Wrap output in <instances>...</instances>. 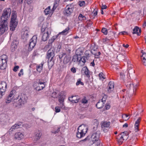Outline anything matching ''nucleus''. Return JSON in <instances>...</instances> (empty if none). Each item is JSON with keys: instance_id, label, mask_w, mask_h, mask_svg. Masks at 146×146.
I'll list each match as a JSON object with an SVG mask.
<instances>
[{"instance_id": "47", "label": "nucleus", "mask_w": 146, "mask_h": 146, "mask_svg": "<svg viewBox=\"0 0 146 146\" xmlns=\"http://www.w3.org/2000/svg\"><path fill=\"white\" fill-rule=\"evenodd\" d=\"M141 118L140 117H139L137 119V120L136 121L135 123L137 124H139L140 121L141 120Z\"/></svg>"}, {"instance_id": "1", "label": "nucleus", "mask_w": 146, "mask_h": 146, "mask_svg": "<svg viewBox=\"0 0 146 146\" xmlns=\"http://www.w3.org/2000/svg\"><path fill=\"white\" fill-rule=\"evenodd\" d=\"M11 13V10L9 8L6 9L4 10L1 18L2 21L3 22V24L0 25V36L8 30L7 20L10 17Z\"/></svg>"}, {"instance_id": "38", "label": "nucleus", "mask_w": 146, "mask_h": 146, "mask_svg": "<svg viewBox=\"0 0 146 146\" xmlns=\"http://www.w3.org/2000/svg\"><path fill=\"white\" fill-rule=\"evenodd\" d=\"M81 79H78V80L76 82V85L77 86L78 85L80 84L81 85H83L84 84L81 81Z\"/></svg>"}, {"instance_id": "21", "label": "nucleus", "mask_w": 146, "mask_h": 146, "mask_svg": "<svg viewBox=\"0 0 146 146\" xmlns=\"http://www.w3.org/2000/svg\"><path fill=\"white\" fill-rule=\"evenodd\" d=\"M29 31L27 30H26L22 32V38L23 39H27L28 37Z\"/></svg>"}, {"instance_id": "42", "label": "nucleus", "mask_w": 146, "mask_h": 146, "mask_svg": "<svg viewBox=\"0 0 146 146\" xmlns=\"http://www.w3.org/2000/svg\"><path fill=\"white\" fill-rule=\"evenodd\" d=\"M138 86V84H136L135 86H134L133 87V94H134V95H135V92L136 91L137 87Z\"/></svg>"}, {"instance_id": "22", "label": "nucleus", "mask_w": 146, "mask_h": 146, "mask_svg": "<svg viewBox=\"0 0 146 146\" xmlns=\"http://www.w3.org/2000/svg\"><path fill=\"white\" fill-rule=\"evenodd\" d=\"M21 125V123H16L11 127V128L9 130V131H13V129L19 128Z\"/></svg>"}, {"instance_id": "64", "label": "nucleus", "mask_w": 146, "mask_h": 146, "mask_svg": "<svg viewBox=\"0 0 146 146\" xmlns=\"http://www.w3.org/2000/svg\"><path fill=\"white\" fill-rule=\"evenodd\" d=\"M127 33V32L125 31L119 33V34H121L122 35H124Z\"/></svg>"}, {"instance_id": "43", "label": "nucleus", "mask_w": 146, "mask_h": 146, "mask_svg": "<svg viewBox=\"0 0 146 146\" xmlns=\"http://www.w3.org/2000/svg\"><path fill=\"white\" fill-rule=\"evenodd\" d=\"M79 4L80 6L82 7L85 5V3L84 1H80L79 2Z\"/></svg>"}, {"instance_id": "55", "label": "nucleus", "mask_w": 146, "mask_h": 146, "mask_svg": "<svg viewBox=\"0 0 146 146\" xmlns=\"http://www.w3.org/2000/svg\"><path fill=\"white\" fill-rule=\"evenodd\" d=\"M106 96H104L102 98V100H101V101H102L103 102H105L106 98Z\"/></svg>"}, {"instance_id": "24", "label": "nucleus", "mask_w": 146, "mask_h": 146, "mask_svg": "<svg viewBox=\"0 0 146 146\" xmlns=\"http://www.w3.org/2000/svg\"><path fill=\"white\" fill-rule=\"evenodd\" d=\"M60 0H55L54 3L53 8H52V11H54V10L56 9L58 6Z\"/></svg>"}, {"instance_id": "17", "label": "nucleus", "mask_w": 146, "mask_h": 146, "mask_svg": "<svg viewBox=\"0 0 146 146\" xmlns=\"http://www.w3.org/2000/svg\"><path fill=\"white\" fill-rule=\"evenodd\" d=\"M108 92L110 93L111 91L113 90L114 88V84L112 82H110L108 85Z\"/></svg>"}, {"instance_id": "27", "label": "nucleus", "mask_w": 146, "mask_h": 146, "mask_svg": "<svg viewBox=\"0 0 146 146\" xmlns=\"http://www.w3.org/2000/svg\"><path fill=\"white\" fill-rule=\"evenodd\" d=\"M52 60V58H51L50 59H48V66L49 68H51L54 64V61Z\"/></svg>"}, {"instance_id": "28", "label": "nucleus", "mask_w": 146, "mask_h": 146, "mask_svg": "<svg viewBox=\"0 0 146 146\" xmlns=\"http://www.w3.org/2000/svg\"><path fill=\"white\" fill-rule=\"evenodd\" d=\"M80 56V55H74L72 57V61L74 62H79Z\"/></svg>"}, {"instance_id": "25", "label": "nucleus", "mask_w": 146, "mask_h": 146, "mask_svg": "<svg viewBox=\"0 0 146 146\" xmlns=\"http://www.w3.org/2000/svg\"><path fill=\"white\" fill-rule=\"evenodd\" d=\"M104 103L100 100L96 104V107L100 109L102 108L104 106Z\"/></svg>"}, {"instance_id": "46", "label": "nucleus", "mask_w": 146, "mask_h": 146, "mask_svg": "<svg viewBox=\"0 0 146 146\" xmlns=\"http://www.w3.org/2000/svg\"><path fill=\"white\" fill-rule=\"evenodd\" d=\"M120 76L122 79H123L125 78V75L123 72H121L120 73Z\"/></svg>"}, {"instance_id": "32", "label": "nucleus", "mask_w": 146, "mask_h": 146, "mask_svg": "<svg viewBox=\"0 0 146 146\" xmlns=\"http://www.w3.org/2000/svg\"><path fill=\"white\" fill-rule=\"evenodd\" d=\"M70 30V28L68 27L66 28L62 32L60 33V34H61L63 35H66L68 32V31Z\"/></svg>"}, {"instance_id": "49", "label": "nucleus", "mask_w": 146, "mask_h": 146, "mask_svg": "<svg viewBox=\"0 0 146 146\" xmlns=\"http://www.w3.org/2000/svg\"><path fill=\"white\" fill-rule=\"evenodd\" d=\"M19 67L18 66H15L14 67V68L13 69V70L14 72H16L17 71L18 68H19Z\"/></svg>"}, {"instance_id": "62", "label": "nucleus", "mask_w": 146, "mask_h": 146, "mask_svg": "<svg viewBox=\"0 0 146 146\" xmlns=\"http://www.w3.org/2000/svg\"><path fill=\"white\" fill-rule=\"evenodd\" d=\"M66 54L64 53H63L61 55H59V57L60 59L64 55H65Z\"/></svg>"}, {"instance_id": "57", "label": "nucleus", "mask_w": 146, "mask_h": 146, "mask_svg": "<svg viewBox=\"0 0 146 146\" xmlns=\"http://www.w3.org/2000/svg\"><path fill=\"white\" fill-rule=\"evenodd\" d=\"M54 41V40L51 38L49 40L48 43L49 44H51Z\"/></svg>"}, {"instance_id": "29", "label": "nucleus", "mask_w": 146, "mask_h": 146, "mask_svg": "<svg viewBox=\"0 0 146 146\" xmlns=\"http://www.w3.org/2000/svg\"><path fill=\"white\" fill-rule=\"evenodd\" d=\"M86 139H85L82 140L78 142L74 143V146H81L84 144L83 142L85 141Z\"/></svg>"}, {"instance_id": "34", "label": "nucleus", "mask_w": 146, "mask_h": 146, "mask_svg": "<svg viewBox=\"0 0 146 146\" xmlns=\"http://www.w3.org/2000/svg\"><path fill=\"white\" fill-rule=\"evenodd\" d=\"M44 83H45L44 82H43V84H42V85H41V88H40L41 89H39V88L38 87H36L35 88V89L36 90H38V91H39V90H40L43 89L45 87V85L44 84Z\"/></svg>"}, {"instance_id": "9", "label": "nucleus", "mask_w": 146, "mask_h": 146, "mask_svg": "<svg viewBox=\"0 0 146 146\" xmlns=\"http://www.w3.org/2000/svg\"><path fill=\"white\" fill-rule=\"evenodd\" d=\"M110 122L105 121L102 123L101 125L102 130L105 132H107L110 128Z\"/></svg>"}, {"instance_id": "2", "label": "nucleus", "mask_w": 146, "mask_h": 146, "mask_svg": "<svg viewBox=\"0 0 146 146\" xmlns=\"http://www.w3.org/2000/svg\"><path fill=\"white\" fill-rule=\"evenodd\" d=\"M27 99V98L26 95L24 94H22L14 100L13 103V106L16 107L24 104L26 102Z\"/></svg>"}, {"instance_id": "13", "label": "nucleus", "mask_w": 146, "mask_h": 146, "mask_svg": "<svg viewBox=\"0 0 146 146\" xmlns=\"http://www.w3.org/2000/svg\"><path fill=\"white\" fill-rule=\"evenodd\" d=\"M120 135H121V137L119 139H117L118 141L121 143L123 142L124 140H126L128 137V133L127 131L121 133Z\"/></svg>"}, {"instance_id": "30", "label": "nucleus", "mask_w": 146, "mask_h": 146, "mask_svg": "<svg viewBox=\"0 0 146 146\" xmlns=\"http://www.w3.org/2000/svg\"><path fill=\"white\" fill-rule=\"evenodd\" d=\"M78 19L79 21H83L86 19V17L82 15L81 13L79 14Z\"/></svg>"}, {"instance_id": "8", "label": "nucleus", "mask_w": 146, "mask_h": 146, "mask_svg": "<svg viewBox=\"0 0 146 146\" xmlns=\"http://www.w3.org/2000/svg\"><path fill=\"white\" fill-rule=\"evenodd\" d=\"M100 133L99 131H97L92 134L91 137V139L93 143H95L96 142H97L98 143L99 142V141L98 140L100 137Z\"/></svg>"}, {"instance_id": "20", "label": "nucleus", "mask_w": 146, "mask_h": 146, "mask_svg": "<svg viewBox=\"0 0 146 146\" xmlns=\"http://www.w3.org/2000/svg\"><path fill=\"white\" fill-rule=\"evenodd\" d=\"M15 137L16 139H20L24 137V135L21 133L18 132L16 133L15 134Z\"/></svg>"}, {"instance_id": "39", "label": "nucleus", "mask_w": 146, "mask_h": 146, "mask_svg": "<svg viewBox=\"0 0 146 146\" xmlns=\"http://www.w3.org/2000/svg\"><path fill=\"white\" fill-rule=\"evenodd\" d=\"M81 102L83 104H86L88 103V101L85 98H84L82 99Z\"/></svg>"}, {"instance_id": "18", "label": "nucleus", "mask_w": 146, "mask_h": 146, "mask_svg": "<svg viewBox=\"0 0 146 146\" xmlns=\"http://www.w3.org/2000/svg\"><path fill=\"white\" fill-rule=\"evenodd\" d=\"M141 32V29H139V28L137 27H135L133 29L132 33L133 34H136L138 36L140 35Z\"/></svg>"}, {"instance_id": "15", "label": "nucleus", "mask_w": 146, "mask_h": 146, "mask_svg": "<svg viewBox=\"0 0 146 146\" xmlns=\"http://www.w3.org/2000/svg\"><path fill=\"white\" fill-rule=\"evenodd\" d=\"M80 98L78 96H71L69 98V100L73 103H77Z\"/></svg>"}, {"instance_id": "14", "label": "nucleus", "mask_w": 146, "mask_h": 146, "mask_svg": "<svg viewBox=\"0 0 146 146\" xmlns=\"http://www.w3.org/2000/svg\"><path fill=\"white\" fill-rule=\"evenodd\" d=\"M81 73L85 75L88 78L90 77V72L86 66L83 67L81 71Z\"/></svg>"}, {"instance_id": "53", "label": "nucleus", "mask_w": 146, "mask_h": 146, "mask_svg": "<svg viewBox=\"0 0 146 146\" xmlns=\"http://www.w3.org/2000/svg\"><path fill=\"white\" fill-rule=\"evenodd\" d=\"M110 105L109 104H106L105 107V108L106 110L109 109L110 108Z\"/></svg>"}, {"instance_id": "56", "label": "nucleus", "mask_w": 146, "mask_h": 146, "mask_svg": "<svg viewBox=\"0 0 146 146\" xmlns=\"http://www.w3.org/2000/svg\"><path fill=\"white\" fill-rule=\"evenodd\" d=\"M71 71L73 73L76 72V69L75 68L73 67L71 69Z\"/></svg>"}, {"instance_id": "16", "label": "nucleus", "mask_w": 146, "mask_h": 146, "mask_svg": "<svg viewBox=\"0 0 146 146\" xmlns=\"http://www.w3.org/2000/svg\"><path fill=\"white\" fill-rule=\"evenodd\" d=\"M42 133L39 131H38L35 133L34 137V141H36L39 140L42 136Z\"/></svg>"}, {"instance_id": "12", "label": "nucleus", "mask_w": 146, "mask_h": 146, "mask_svg": "<svg viewBox=\"0 0 146 146\" xmlns=\"http://www.w3.org/2000/svg\"><path fill=\"white\" fill-rule=\"evenodd\" d=\"M7 88V84L5 81H2L0 83V92L3 94L5 92Z\"/></svg>"}, {"instance_id": "63", "label": "nucleus", "mask_w": 146, "mask_h": 146, "mask_svg": "<svg viewBox=\"0 0 146 146\" xmlns=\"http://www.w3.org/2000/svg\"><path fill=\"white\" fill-rule=\"evenodd\" d=\"M128 126V124L127 123H125L123 126V127H127Z\"/></svg>"}, {"instance_id": "3", "label": "nucleus", "mask_w": 146, "mask_h": 146, "mask_svg": "<svg viewBox=\"0 0 146 146\" xmlns=\"http://www.w3.org/2000/svg\"><path fill=\"white\" fill-rule=\"evenodd\" d=\"M88 129L87 126L84 124L81 125L78 129L76 137L78 138H80L84 136L87 133Z\"/></svg>"}, {"instance_id": "50", "label": "nucleus", "mask_w": 146, "mask_h": 146, "mask_svg": "<svg viewBox=\"0 0 146 146\" xmlns=\"http://www.w3.org/2000/svg\"><path fill=\"white\" fill-rule=\"evenodd\" d=\"M23 69H21V70L20 72L18 74V76H21V75H23Z\"/></svg>"}, {"instance_id": "51", "label": "nucleus", "mask_w": 146, "mask_h": 146, "mask_svg": "<svg viewBox=\"0 0 146 146\" xmlns=\"http://www.w3.org/2000/svg\"><path fill=\"white\" fill-rule=\"evenodd\" d=\"M142 60L143 64L145 66H146V58L142 59Z\"/></svg>"}, {"instance_id": "61", "label": "nucleus", "mask_w": 146, "mask_h": 146, "mask_svg": "<svg viewBox=\"0 0 146 146\" xmlns=\"http://www.w3.org/2000/svg\"><path fill=\"white\" fill-rule=\"evenodd\" d=\"M107 7L106 5H103L102 7H101V9L102 10H103V9H106L107 8Z\"/></svg>"}, {"instance_id": "23", "label": "nucleus", "mask_w": 146, "mask_h": 146, "mask_svg": "<svg viewBox=\"0 0 146 146\" xmlns=\"http://www.w3.org/2000/svg\"><path fill=\"white\" fill-rule=\"evenodd\" d=\"M52 9L51 10L50 7L48 6L47 8H46L44 10V12L45 15H47L49 14H51V15H52L53 14L54 11H53L52 12Z\"/></svg>"}, {"instance_id": "36", "label": "nucleus", "mask_w": 146, "mask_h": 146, "mask_svg": "<svg viewBox=\"0 0 146 146\" xmlns=\"http://www.w3.org/2000/svg\"><path fill=\"white\" fill-rule=\"evenodd\" d=\"M101 31L105 35H106L108 34V30L106 29L105 28H102Z\"/></svg>"}, {"instance_id": "6", "label": "nucleus", "mask_w": 146, "mask_h": 146, "mask_svg": "<svg viewBox=\"0 0 146 146\" xmlns=\"http://www.w3.org/2000/svg\"><path fill=\"white\" fill-rule=\"evenodd\" d=\"M16 14L15 13L11 16L10 27V30L12 31L15 30L18 24V22L16 21Z\"/></svg>"}, {"instance_id": "33", "label": "nucleus", "mask_w": 146, "mask_h": 146, "mask_svg": "<svg viewBox=\"0 0 146 146\" xmlns=\"http://www.w3.org/2000/svg\"><path fill=\"white\" fill-rule=\"evenodd\" d=\"M59 107H60L62 109H65V106L64 105V102H59Z\"/></svg>"}, {"instance_id": "26", "label": "nucleus", "mask_w": 146, "mask_h": 146, "mask_svg": "<svg viewBox=\"0 0 146 146\" xmlns=\"http://www.w3.org/2000/svg\"><path fill=\"white\" fill-rule=\"evenodd\" d=\"M80 58L79 60V62L81 63V62L83 64H84L86 62V60L87 59V58L85 56L81 57L80 55L79 56Z\"/></svg>"}, {"instance_id": "19", "label": "nucleus", "mask_w": 146, "mask_h": 146, "mask_svg": "<svg viewBox=\"0 0 146 146\" xmlns=\"http://www.w3.org/2000/svg\"><path fill=\"white\" fill-rule=\"evenodd\" d=\"M50 34V33L49 34L48 31L44 33L42 36V40L44 41H46L47 39L49 38V35Z\"/></svg>"}, {"instance_id": "35", "label": "nucleus", "mask_w": 146, "mask_h": 146, "mask_svg": "<svg viewBox=\"0 0 146 146\" xmlns=\"http://www.w3.org/2000/svg\"><path fill=\"white\" fill-rule=\"evenodd\" d=\"M65 98L64 96H60L58 99V102H64V99Z\"/></svg>"}, {"instance_id": "48", "label": "nucleus", "mask_w": 146, "mask_h": 146, "mask_svg": "<svg viewBox=\"0 0 146 146\" xmlns=\"http://www.w3.org/2000/svg\"><path fill=\"white\" fill-rule=\"evenodd\" d=\"M37 84H38V86L36 87H38L39 88V89H41V85H42V84H43V82H40V81H39Z\"/></svg>"}, {"instance_id": "40", "label": "nucleus", "mask_w": 146, "mask_h": 146, "mask_svg": "<svg viewBox=\"0 0 146 146\" xmlns=\"http://www.w3.org/2000/svg\"><path fill=\"white\" fill-rule=\"evenodd\" d=\"M134 126L135 128V131L136 132H137L139 131V124H136L135 123Z\"/></svg>"}, {"instance_id": "59", "label": "nucleus", "mask_w": 146, "mask_h": 146, "mask_svg": "<svg viewBox=\"0 0 146 146\" xmlns=\"http://www.w3.org/2000/svg\"><path fill=\"white\" fill-rule=\"evenodd\" d=\"M60 127H58L56 131H54V132H53L54 133H57L58 132H59L60 130Z\"/></svg>"}, {"instance_id": "44", "label": "nucleus", "mask_w": 146, "mask_h": 146, "mask_svg": "<svg viewBox=\"0 0 146 146\" xmlns=\"http://www.w3.org/2000/svg\"><path fill=\"white\" fill-rule=\"evenodd\" d=\"M52 96L54 98H57L58 97L57 93L56 92H54L52 93Z\"/></svg>"}, {"instance_id": "11", "label": "nucleus", "mask_w": 146, "mask_h": 146, "mask_svg": "<svg viewBox=\"0 0 146 146\" xmlns=\"http://www.w3.org/2000/svg\"><path fill=\"white\" fill-rule=\"evenodd\" d=\"M55 49L53 48H50L47 52V58L49 59L51 57L53 58L54 56Z\"/></svg>"}, {"instance_id": "52", "label": "nucleus", "mask_w": 146, "mask_h": 146, "mask_svg": "<svg viewBox=\"0 0 146 146\" xmlns=\"http://www.w3.org/2000/svg\"><path fill=\"white\" fill-rule=\"evenodd\" d=\"M99 76L100 78H104V74L102 72H101L99 74Z\"/></svg>"}, {"instance_id": "7", "label": "nucleus", "mask_w": 146, "mask_h": 146, "mask_svg": "<svg viewBox=\"0 0 146 146\" xmlns=\"http://www.w3.org/2000/svg\"><path fill=\"white\" fill-rule=\"evenodd\" d=\"M16 94V91L15 90H13L11 91L9 94L5 98V102L6 104L9 103L11 102L13 99H15V96Z\"/></svg>"}, {"instance_id": "5", "label": "nucleus", "mask_w": 146, "mask_h": 146, "mask_svg": "<svg viewBox=\"0 0 146 146\" xmlns=\"http://www.w3.org/2000/svg\"><path fill=\"white\" fill-rule=\"evenodd\" d=\"M37 41V37L36 35L34 36L30 40L29 44L26 45V49L28 51H31L35 46Z\"/></svg>"}, {"instance_id": "31", "label": "nucleus", "mask_w": 146, "mask_h": 146, "mask_svg": "<svg viewBox=\"0 0 146 146\" xmlns=\"http://www.w3.org/2000/svg\"><path fill=\"white\" fill-rule=\"evenodd\" d=\"M44 63H41L40 64L36 66V70L39 72H40L42 70Z\"/></svg>"}, {"instance_id": "37", "label": "nucleus", "mask_w": 146, "mask_h": 146, "mask_svg": "<svg viewBox=\"0 0 146 146\" xmlns=\"http://www.w3.org/2000/svg\"><path fill=\"white\" fill-rule=\"evenodd\" d=\"M122 117L125 119V120L126 121L128 120L129 119V116L126 114H123L122 116Z\"/></svg>"}, {"instance_id": "54", "label": "nucleus", "mask_w": 146, "mask_h": 146, "mask_svg": "<svg viewBox=\"0 0 146 146\" xmlns=\"http://www.w3.org/2000/svg\"><path fill=\"white\" fill-rule=\"evenodd\" d=\"M145 58H146V53L145 52L143 53V54L142 56V59Z\"/></svg>"}, {"instance_id": "10", "label": "nucleus", "mask_w": 146, "mask_h": 146, "mask_svg": "<svg viewBox=\"0 0 146 146\" xmlns=\"http://www.w3.org/2000/svg\"><path fill=\"white\" fill-rule=\"evenodd\" d=\"M73 11L72 8L69 5H67L64 12V15L66 16H70Z\"/></svg>"}, {"instance_id": "45", "label": "nucleus", "mask_w": 146, "mask_h": 146, "mask_svg": "<svg viewBox=\"0 0 146 146\" xmlns=\"http://www.w3.org/2000/svg\"><path fill=\"white\" fill-rule=\"evenodd\" d=\"M60 107L58 106H56L55 108V112L56 113L59 112L60 111Z\"/></svg>"}, {"instance_id": "60", "label": "nucleus", "mask_w": 146, "mask_h": 146, "mask_svg": "<svg viewBox=\"0 0 146 146\" xmlns=\"http://www.w3.org/2000/svg\"><path fill=\"white\" fill-rule=\"evenodd\" d=\"M23 0H18V2L17 4H22Z\"/></svg>"}, {"instance_id": "41", "label": "nucleus", "mask_w": 146, "mask_h": 146, "mask_svg": "<svg viewBox=\"0 0 146 146\" xmlns=\"http://www.w3.org/2000/svg\"><path fill=\"white\" fill-rule=\"evenodd\" d=\"M70 61V60L67 56H65L64 59V62L65 63H68Z\"/></svg>"}, {"instance_id": "4", "label": "nucleus", "mask_w": 146, "mask_h": 146, "mask_svg": "<svg viewBox=\"0 0 146 146\" xmlns=\"http://www.w3.org/2000/svg\"><path fill=\"white\" fill-rule=\"evenodd\" d=\"M8 57L5 54H3L0 56V69L1 70L5 69L7 67Z\"/></svg>"}, {"instance_id": "58", "label": "nucleus", "mask_w": 146, "mask_h": 146, "mask_svg": "<svg viewBox=\"0 0 146 146\" xmlns=\"http://www.w3.org/2000/svg\"><path fill=\"white\" fill-rule=\"evenodd\" d=\"M58 35L56 36H53L52 38V39L53 40H55L57 38V37H58Z\"/></svg>"}]
</instances>
